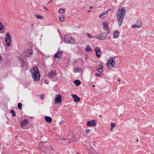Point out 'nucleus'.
<instances>
[{
  "label": "nucleus",
  "instance_id": "22",
  "mask_svg": "<svg viewBox=\"0 0 154 154\" xmlns=\"http://www.w3.org/2000/svg\"><path fill=\"white\" fill-rule=\"evenodd\" d=\"M142 26L141 23L138 24H134L132 26V27L133 28H139Z\"/></svg>",
  "mask_w": 154,
  "mask_h": 154
},
{
  "label": "nucleus",
  "instance_id": "36",
  "mask_svg": "<svg viewBox=\"0 0 154 154\" xmlns=\"http://www.w3.org/2000/svg\"><path fill=\"white\" fill-rule=\"evenodd\" d=\"M22 104L20 103V109H22Z\"/></svg>",
  "mask_w": 154,
  "mask_h": 154
},
{
  "label": "nucleus",
  "instance_id": "11",
  "mask_svg": "<svg viewBox=\"0 0 154 154\" xmlns=\"http://www.w3.org/2000/svg\"><path fill=\"white\" fill-rule=\"evenodd\" d=\"M48 75L49 77L53 78L57 76V74L55 70H52L49 72Z\"/></svg>",
  "mask_w": 154,
  "mask_h": 154
},
{
  "label": "nucleus",
  "instance_id": "15",
  "mask_svg": "<svg viewBox=\"0 0 154 154\" xmlns=\"http://www.w3.org/2000/svg\"><path fill=\"white\" fill-rule=\"evenodd\" d=\"M71 96L74 99V100L75 102H78L80 101V99L76 95L72 94Z\"/></svg>",
  "mask_w": 154,
  "mask_h": 154
},
{
  "label": "nucleus",
  "instance_id": "23",
  "mask_svg": "<svg viewBox=\"0 0 154 154\" xmlns=\"http://www.w3.org/2000/svg\"><path fill=\"white\" fill-rule=\"evenodd\" d=\"M85 51L87 52H88V51H91L92 50L90 48V47L88 45L85 48Z\"/></svg>",
  "mask_w": 154,
  "mask_h": 154
},
{
  "label": "nucleus",
  "instance_id": "1",
  "mask_svg": "<svg viewBox=\"0 0 154 154\" xmlns=\"http://www.w3.org/2000/svg\"><path fill=\"white\" fill-rule=\"evenodd\" d=\"M125 7L121 6L118 10L116 17L119 26H121L122 24V21L125 14Z\"/></svg>",
  "mask_w": 154,
  "mask_h": 154
},
{
  "label": "nucleus",
  "instance_id": "9",
  "mask_svg": "<svg viewBox=\"0 0 154 154\" xmlns=\"http://www.w3.org/2000/svg\"><path fill=\"white\" fill-rule=\"evenodd\" d=\"M96 122L95 120H93L88 121L86 123V125L88 127H95L96 126Z\"/></svg>",
  "mask_w": 154,
  "mask_h": 154
},
{
  "label": "nucleus",
  "instance_id": "6",
  "mask_svg": "<svg viewBox=\"0 0 154 154\" xmlns=\"http://www.w3.org/2000/svg\"><path fill=\"white\" fill-rule=\"evenodd\" d=\"M28 120L27 119H25L21 122V126L23 129H27L28 128Z\"/></svg>",
  "mask_w": 154,
  "mask_h": 154
},
{
  "label": "nucleus",
  "instance_id": "42",
  "mask_svg": "<svg viewBox=\"0 0 154 154\" xmlns=\"http://www.w3.org/2000/svg\"><path fill=\"white\" fill-rule=\"evenodd\" d=\"M110 11V9H108L107 11H108H108Z\"/></svg>",
  "mask_w": 154,
  "mask_h": 154
},
{
  "label": "nucleus",
  "instance_id": "33",
  "mask_svg": "<svg viewBox=\"0 0 154 154\" xmlns=\"http://www.w3.org/2000/svg\"><path fill=\"white\" fill-rule=\"evenodd\" d=\"M95 75L97 76L101 77L102 76V75L99 74L98 73H96Z\"/></svg>",
  "mask_w": 154,
  "mask_h": 154
},
{
  "label": "nucleus",
  "instance_id": "34",
  "mask_svg": "<svg viewBox=\"0 0 154 154\" xmlns=\"http://www.w3.org/2000/svg\"><path fill=\"white\" fill-rule=\"evenodd\" d=\"M91 131V130L89 129H87L85 130V132L86 134H88L89 133L90 131Z\"/></svg>",
  "mask_w": 154,
  "mask_h": 154
},
{
  "label": "nucleus",
  "instance_id": "12",
  "mask_svg": "<svg viewBox=\"0 0 154 154\" xmlns=\"http://www.w3.org/2000/svg\"><path fill=\"white\" fill-rule=\"evenodd\" d=\"M95 51L96 52V54L97 57H100L102 53V52L100 51V48L98 47H96L95 48Z\"/></svg>",
  "mask_w": 154,
  "mask_h": 154
},
{
  "label": "nucleus",
  "instance_id": "8",
  "mask_svg": "<svg viewBox=\"0 0 154 154\" xmlns=\"http://www.w3.org/2000/svg\"><path fill=\"white\" fill-rule=\"evenodd\" d=\"M108 24L107 21L105 20L103 22L102 25L103 29L105 30H106L108 33H109L110 32V30L108 27Z\"/></svg>",
  "mask_w": 154,
  "mask_h": 154
},
{
  "label": "nucleus",
  "instance_id": "48",
  "mask_svg": "<svg viewBox=\"0 0 154 154\" xmlns=\"http://www.w3.org/2000/svg\"><path fill=\"white\" fill-rule=\"evenodd\" d=\"M136 141H138V139H137V140H136Z\"/></svg>",
  "mask_w": 154,
  "mask_h": 154
},
{
  "label": "nucleus",
  "instance_id": "51",
  "mask_svg": "<svg viewBox=\"0 0 154 154\" xmlns=\"http://www.w3.org/2000/svg\"><path fill=\"white\" fill-rule=\"evenodd\" d=\"M77 154H80V153H77Z\"/></svg>",
  "mask_w": 154,
  "mask_h": 154
},
{
  "label": "nucleus",
  "instance_id": "24",
  "mask_svg": "<svg viewBox=\"0 0 154 154\" xmlns=\"http://www.w3.org/2000/svg\"><path fill=\"white\" fill-rule=\"evenodd\" d=\"M20 64L21 65V66L22 67H23L25 66V65L23 61L21 59H20Z\"/></svg>",
  "mask_w": 154,
  "mask_h": 154
},
{
  "label": "nucleus",
  "instance_id": "3",
  "mask_svg": "<svg viewBox=\"0 0 154 154\" xmlns=\"http://www.w3.org/2000/svg\"><path fill=\"white\" fill-rule=\"evenodd\" d=\"M116 57H109L106 66L108 69H112L115 68L116 65Z\"/></svg>",
  "mask_w": 154,
  "mask_h": 154
},
{
  "label": "nucleus",
  "instance_id": "38",
  "mask_svg": "<svg viewBox=\"0 0 154 154\" xmlns=\"http://www.w3.org/2000/svg\"><path fill=\"white\" fill-rule=\"evenodd\" d=\"M113 128H112V127H111V128H110V130L111 131H112L113 130Z\"/></svg>",
  "mask_w": 154,
  "mask_h": 154
},
{
  "label": "nucleus",
  "instance_id": "50",
  "mask_svg": "<svg viewBox=\"0 0 154 154\" xmlns=\"http://www.w3.org/2000/svg\"><path fill=\"white\" fill-rule=\"evenodd\" d=\"M93 87H94L95 86V85H93Z\"/></svg>",
  "mask_w": 154,
  "mask_h": 154
},
{
  "label": "nucleus",
  "instance_id": "14",
  "mask_svg": "<svg viewBox=\"0 0 154 154\" xmlns=\"http://www.w3.org/2000/svg\"><path fill=\"white\" fill-rule=\"evenodd\" d=\"M97 70L100 73H102L103 72V66L101 63L99 65L98 67L97 68Z\"/></svg>",
  "mask_w": 154,
  "mask_h": 154
},
{
  "label": "nucleus",
  "instance_id": "16",
  "mask_svg": "<svg viewBox=\"0 0 154 154\" xmlns=\"http://www.w3.org/2000/svg\"><path fill=\"white\" fill-rule=\"evenodd\" d=\"M39 144L40 146H44L45 148H47L48 147L49 143L47 142H43L40 141L39 143Z\"/></svg>",
  "mask_w": 154,
  "mask_h": 154
},
{
  "label": "nucleus",
  "instance_id": "45",
  "mask_svg": "<svg viewBox=\"0 0 154 154\" xmlns=\"http://www.w3.org/2000/svg\"><path fill=\"white\" fill-rule=\"evenodd\" d=\"M45 137L46 138L47 140H48V138H47V137Z\"/></svg>",
  "mask_w": 154,
  "mask_h": 154
},
{
  "label": "nucleus",
  "instance_id": "7",
  "mask_svg": "<svg viewBox=\"0 0 154 154\" xmlns=\"http://www.w3.org/2000/svg\"><path fill=\"white\" fill-rule=\"evenodd\" d=\"M10 38L11 36L9 33H7L5 40L6 42V45L7 47H9L11 44V40Z\"/></svg>",
  "mask_w": 154,
  "mask_h": 154
},
{
  "label": "nucleus",
  "instance_id": "41",
  "mask_svg": "<svg viewBox=\"0 0 154 154\" xmlns=\"http://www.w3.org/2000/svg\"><path fill=\"white\" fill-rule=\"evenodd\" d=\"M19 106H20V105H19V103L18 104V108H19Z\"/></svg>",
  "mask_w": 154,
  "mask_h": 154
},
{
  "label": "nucleus",
  "instance_id": "26",
  "mask_svg": "<svg viewBox=\"0 0 154 154\" xmlns=\"http://www.w3.org/2000/svg\"><path fill=\"white\" fill-rule=\"evenodd\" d=\"M35 17L37 18L40 19H42L43 18V17L42 16L36 15Z\"/></svg>",
  "mask_w": 154,
  "mask_h": 154
},
{
  "label": "nucleus",
  "instance_id": "47",
  "mask_svg": "<svg viewBox=\"0 0 154 154\" xmlns=\"http://www.w3.org/2000/svg\"><path fill=\"white\" fill-rule=\"evenodd\" d=\"M48 81L47 82H46V83H48Z\"/></svg>",
  "mask_w": 154,
  "mask_h": 154
},
{
  "label": "nucleus",
  "instance_id": "37",
  "mask_svg": "<svg viewBox=\"0 0 154 154\" xmlns=\"http://www.w3.org/2000/svg\"><path fill=\"white\" fill-rule=\"evenodd\" d=\"M93 8V7L92 6H90L89 7V8L90 9H92Z\"/></svg>",
  "mask_w": 154,
  "mask_h": 154
},
{
  "label": "nucleus",
  "instance_id": "27",
  "mask_svg": "<svg viewBox=\"0 0 154 154\" xmlns=\"http://www.w3.org/2000/svg\"><path fill=\"white\" fill-rule=\"evenodd\" d=\"M65 10L63 9L60 8L59 10V12L62 14H63L64 13Z\"/></svg>",
  "mask_w": 154,
  "mask_h": 154
},
{
  "label": "nucleus",
  "instance_id": "32",
  "mask_svg": "<svg viewBox=\"0 0 154 154\" xmlns=\"http://www.w3.org/2000/svg\"><path fill=\"white\" fill-rule=\"evenodd\" d=\"M111 127L114 128L116 127V124L115 123H112L111 124Z\"/></svg>",
  "mask_w": 154,
  "mask_h": 154
},
{
  "label": "nucleus",
  "instance_id": "4",
  "mask_svg": "<svg viewBox=\"0 0 154 154\" xmlns=\"http://www.w3.org/2000/svg\"><path fill=\"white\" fill-rule=\"evenodd\" d=\"M65 42L67 43L73 44L75 43V39L69 35H66L64 38Z\"/></svg>",
  "mask_w": 154,
  "mask_h": 154
},
{
  "label": "nucleus",
  "instance_id": "46",
  "mask_svg": "<svg viewBox=\"0 0 154 154\" xmlns=\"http://www.w3.org/2000/svg\"><path fill=\"white\" fill-rule=\"evenodd\" d=\"M48 81L47 82H46V83H48Z\"/></svg>",
  "mask_w": 154,
  "mask_h": 154
},
{
  "label": "nucleus",
  "instance_id": "19",
  "mask_svg": "<svg viewBox=\"0 0 154 154\" xmlns=\"http://www.w3.org/2000/svg\"><path fill=\"white\" fill-rule=\"evenodd\" d=\"M44 119L45 121L48 123H50L52 121V119L49 116H45L44 117Z\"/></svg>",
  "mask_w": 154,
  "mask_h": 154
},
{
  "label": "nucleus",
  "instance_id": "29",
  "mask_svg": "<svg viewBox=\"0 0 154 154\" xmlns=\"http://www.w3.org/2000/svg\"><path fill=\"white\" fill-rule=\"evenodd\" d=\"M10 113L12 114L13 116H15V113L14 111L13 110H12L10 111Z\"/></svg>",
  "mask_w": 154,
  "mask_h": 154
},
{
  "label": "nucleus",
  "instance_id": "31",
  "mask_svg": "<svg viewBox=\"0 0 154 154\" xmlns=\"http://www.w3.org/2000/svg\"><path fill=\"white\" fill-rule=\"evenodd\" d=\"M44 94H42L40 95V97L41 98V99L42 100H43L44 99Z\"/></svg>",
  "mask_w": 154,
  "mask_h": 154
},
{
  "label": "nucleus",
  "instance_id": "2",
  "mask_svg": "<svg viewBox=\"0 0 154 154\" xmlns=\"http://www.w3.org/2000/svg\"><path fill=\"white\" fill-rule=\"evenodd\" d=\"M31 76L35 82L38 81L40 78V74L38 67L34 66L31 68L30 70Z\"/></svg>",
  "mask_w": 154,
  "mask_h": 154
},
{
  "label": "nucleus",
  "instance_id": "44",
  "mask_svg": "<svg viewBox=\"0 0 154 154\" xmlns=\"http://www.w3.org/2000/svg\"><path fill=\"white\" fill-rule=\"evenodd\" d=\"M31 26L32 27H33V24H31Z\"/></svg>",
  "mask_w": 154,
  "mask_h": 154
},
{
  "label": "nucleus",
  "instance_id": "30",
  "mask_svg": "<svg viewBox=\"0 0 154 154\" xmlns=\"http://www.w3.org/2000/svg\"><path fill=\"white\" fill-rule=\"evenodd\" d=\"M4 27V25L2 24L1 22H0V30H2Z\"/></svg>",
  "mask_w": 154,
  "mask_h": 154
},
{
  "label": "nucleus",
  "instance_id": "13",
  "mask_svg": "<svg viewBox=\"0 0 154 154\" xmlns=\"http://www.w3.org/2000/svg\"><path fill=\"white\" fill-rule=\"evenodd\" d=\"M107 35L106 34L102 33L101 34L100 36L98 37L97 36H94L93 38H97L99 40H103L105 39Z\"/></svg>",
  "mask_w": 154,
  "mask_h": 154
},
{
  "label": "nucleus",
  "instance_id": "18",
  "mask_svg": "<svg viewBox=\"0 0 154 154\" xmlns=\"http://www.w3.org/2000/svg\"><path fill=\"white\" fill-rule=\"evenodd\" d=\"M62 54V52L60 51L58 52L54 56L55 58H57L58 59H60L61 58Z\"/></svg>",
  "mask_w": 154,
  "mask_h": 154
},
{
  "label": "nucleus",
  "instance_id": "39",
  "mask_svg": "<svg viewBox=\"0 0 154 154\" xmlns=\"http://www.w3.org/2000/svg\"><path fill=\"white\" fill-rule=\"evenodd\" d=\"M2 60V58L1 57V56H0V61H1Z\"/></svg>",
  "mask_w": 154,
  "mask_h": 154
},
{
  "label": "nucleus",
  "instance_id": "25",
  "mask_svg": "<svg viewBox=\"0 0 154 154\" xmlns=\"http://www.w3.org/2000/svg\"><path fill=\"white\" fill-rule=\"evenodd\" d=\"M75 84L77 85H79L80 84V81L78 80H76L74 82Z\"/></svg>",
  "mask_w": 154,
  "mask_h": 154
},
{
  "label": "nucleus",
  "instance_id": "35",
  "mask_svg": "<svg viewBox=\"0 0 154 154\" xmlns=\"http://www.w3.org/2000/svg\"><path fill=\"white\" fill-rule=\"evenodd\" d=\"M87 35L89 38H90L91 37V34L88 33H87Z\"/></svg>",
  "mask_w": 154,
  "mask_h": 154
},
{
  "label": "nucleus",
  "instance_id": "49",
  "mask_svg": "<svg viewBox=\"0 0 154 154\" xmlns=\"http://www.w3.org/2000/svg\"><path fill=\"white\" fill-rule=\"evenodd\" d=\"M90 10H89V11H88V12H90Z\"/></svg>",
  "mask_w": 154,
  "mask_h": 154
},
{
  "label": "nucleus",
  "instance_id": "28",
  "mask_svg": "<svg viewBox=\"0 0 154 154\" xmlns=\"http://www.w3.org/2000/svg\"><path fill=\"white\" fill-rule=\"evenodd\" d=\"M59 19L60 20L61 22H63L64 20V18L63 16H60L59 17Z\"/></svg>",
  "mask_w": 154,
  "mask_h": 154
},
{
  "label": "nucleus",
  "instance_id": "17",
  "mask_svg": "<svg viewBox=\"0 0 154 154\" xmlns=\"http://www.w3.org/2000/svg\"><path fill=\"white\" fill-rule=\"evenodd\" d=\"M107 14L108 11H105L103 12L99 15V17L101 19H103L107 15Z\"/></svg>",
  "mask_w": 154,
  "mask_h": 154
},
{
  "label": "nucleus",
  "instance_id": "40",
  "mask_svg": "<svg viewBox=\"0 0 154 154\" xmlns=\"http://www.w3.org/2000/svg\"><path fill=\"white\" fill-rule=\"evenodd\" d=\"M44 9H45L47 11L48 10L47 8H44Z\"/></svg>",
  "mask_w": 154,
  "mask_h": 154
},
{
  "label": "nucleus",
  "instance_id": "10",
  "mask_svg": "<svg viewBox=\"0 0 154 154\" xmlns=\"http://www.w3.org/2000/svg\"><path fill=\"white\" fill-rule=\"evenodd\" d=\"M33 51L32 49H26L23 52V54L25 57H29L32 55Z\"/></svg>",
  "mask_w": 154,
  "mask_h": 154
},
{
  "label": "nucleus",
  "instance_id": "43",
  "mask_svg": "<svg viewBox=\"0 0 154 154\" xmlns=\"http://www.w3.org/2000/svg\"><path fill=\"white\" fill-rule=\"evenodd\" d=\"M95 142H94V143H93V145H94V146H95L94 144H95Z\"/></svg>",
  "mask_w": 154,
  "mask_h": 154
},
{
  "label": "nucleus",
  "instance_id": "21",
  "mask_svg": "<svg viewBox=\"0 0 154 154\" xmlns=\"http://www.w3.org/2000/svg\"><path fill=\"white\" fill-rule=\"evenodd\" d=\"M119 32L118 31L114 32L113 33V37L114 38H118L119 36Z\"/></svg>",
  "mask_w": 154,
  "mask_h": 154
},
{
  "label": "nucleus",
  "instance_id": "5",
  "mask_svg": "<svg viewBox=\"0 0 154 154\" xmlns=\"http://www.w3.org/2000/svg\"><path fill=\"white\" fill-rule=\"evenodd\" d=\"M62 96L60 94H57L54 99L55 104H60L62 103Z\"/></svg>",
  "mask_w": 154,
  "mask_h": 154
},
{
  "label": "nucleus",
  "instance_id": "20",
  "mask_svg": "<svg viewBox=\"0 0 154 154\" xmlns=\"http://www.w3.org/2000/svg\"><path fill=\"white\" fill-rule=\"evenodd\" d=\"M80 72L81 73H82L83 72L81 68L76 67L74 68V72L76 73L77 72Z\"/></svg>",
  "mask_w": 154,
  "mask_h": 154
}]
</instances>
